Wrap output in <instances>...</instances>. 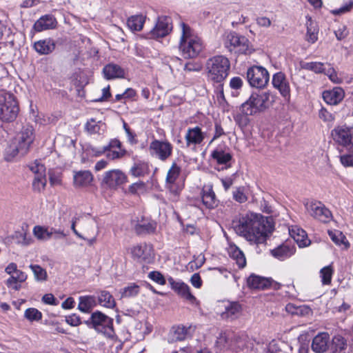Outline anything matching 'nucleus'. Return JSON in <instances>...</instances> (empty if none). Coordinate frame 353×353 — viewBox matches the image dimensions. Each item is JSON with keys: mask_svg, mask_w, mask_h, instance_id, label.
<instances>
[{"mask_svg": "<svg viewBox=\"0 0 353 353\" xmlns=\"http://www.w3.org/2000/svg\"><path fill=\"white\" fill-rule=\"evenodd\" d=\"M232 225L236 234L254 243H265L274 230L271 217L253 212L241 216L238 220L233 221Z\"/></svg>", "mask_w": 353, "mask_h": 353, "instance_id": "f257e3e1", "label": "nucleus"}, {"mask_svg": "<svg viewBox=\"0 0 353 353\" xmlns=\"http://www.w3.org/2000/svg\"><path fill=\"white\" fill-rule=\"evenodd\" d=\"M179 49L185 59L196 57L203 50V42L196 32L184 21L179 23Z\"/></svg>", "mask_w": 353, "mask_h": 353, "instance_id": "f03ea898", "label": "nucleus"}, {"mask_svg": "<svg viewBox=\"0 0 353 353\" xmlns=\"http://www.w3.org/2000/svg\"><path fill=\"white\" fill-rule=\"evenodd\" d=\"M34 130L32 126H23L14 137L10 141L4 151V159L7 161H12L18 155L28 153L34 141Z\"/></svg>", "mask_w": 353, "mask_h": 353, "instance_id": "7ed1b4c3", "label": "nucleus"}, {"mask_svg": "<svg viewBox=\"0 0 353 353\" xmlns=\"http://www.w3.org/2000/svg\"><path fill=\"white\" fill-rule=\"evenodd\" d=\"M181 168L173 163L167 172L165 188L168 199L172 203L179 201L185 187V178L181 176Z\"/></svg>", "mask_w": 353, "mask_h": 353, "instance_id": "20e7f679", "label": "nucleus"}, {"mask_svg": "<svg viewBox=\"0 0 353 353\" xmlns=\"http://www.w3.org/2000/svg\"><path fill=\"white\" fill-rule=\"evenodd\" d=\"M230 68V61L222 55L214 56L206 63L208 77L214 83H221L228 77Z\"/></svg>", "mask_w": 353, "mask_h": 353, "instance_id": "39448f33", "label": "nucleus"}, {"mask_svg": "<svg viewBox=\"0 0 353 353\" xmlns=\"http://www.w3.org/2000/svg\"><path fill=\"white\" fill-rule=\"evenodd\" d=\"M270 94L266 92H254L241 106V110L245 115H254L263 111L268 106Z\"/></svg>", "mask_w": 353, "mask_h": 353, "instance_id": "423d86ee", "label": "nucleus"}, {"mask_svg": "<svg viewBox=\"0 0 353 353\" xmlns=\"http://www.w3.org/2000/svg\"><path fill=\"white\" fill-rule=\"evenodd\" d=\"M19 108L14 96L8 92L0 93V119L3 121L12 122L16 119Z\"/></svg>", "mask_w": 353, "mask_h": 353, "instance_id": "0eeeda50", "label": "nucleus"}, {"mask_svg": "<svg viewBox=\"0 0 353 353\" xmlns=\"http://www.w3.org/2000/svg\"><path fill=\"white\" fill-rule=\"evenodd\" d=\"M88 325H92L94 330L108 337L114 335L113 319L99 311L93 312Z\"/></svg>", "mask_w": 353, "mask_h": 353, "instance_id": "6e6552de", "label": "nucleus"}, {"mask_svg": "<svg viewBox=\"0 0 353 353\" xmlns=\"http://www.w3.org/2000/svg\"><path fill=\"white\" fill-rule=\"evenodd\" d=\"M32 232L39 241H63L67 234L61 227L35 225Z\"/></svg>", "mask_w": 353, "mask_h": 353, "instance_id": "1a4fd4ad", "label": "nucleus"}, {"mask_svg": "<svg viewBox=\"0 0 353 353\" xmlns=\"http://www.w3.org/2000/svg\"><path fill=\"white\" fill-rule=\"evenodd\" d=\"M249 40L236 32L227 34L224 39V46L230 52L236 54H248L251 52Z\"/></svg>", "mask_w": 353, "mask_h": 353, "instance_id": "9d476101", "label": "nucleus"}, {"mask_svg": "<svg viewBox=\"0 0 353 353\" xmlns=\"http://www.w3.org/2000/svg\"><path fill=\"white\" fill-rule=\"evenodd\" d=\"M306 212L315 219L323 223H328L332 219L331 211L321 201L307 200L304 202Z\"/></svg>", "mask_w": 353, "mask_h": 353, "instance_id": "9b49d317", "label": "nucleus"}, {"mask_svg": "<svg viewBox=\"0 0 353 353\" xmlns=\"http://www.w3.org/2000/svg\"><path fill=\"white\" fill-rule=\"evenodd\" d=\"M333 141L338 145L345 148L347 150L353 148V127L339 125L334 127L331 131Z\"/></svg>", "mask_w": 353, "mask_h": 353, "instance_id": "f8f14e48", "label": "nucleus"}, {"mask_svg": "<svg viewBox=\"0 0 353 353\" xmlns=\"http://www.w3.org/2000/svg\"><path fill=\"white\" fill-rule=\"evenodd\" d=\"M246 77L250 86L260 89L264 88L270 79V74L267 69L259 65H253L249 68Z\"/></svg>", "mask_w": 353, "mask_h": 353, "instance_id": "ddd939ff", "label": "nucleus"}, {"mask_svg": "<svg viewBox=\"0 0 353 353\" xmlns=\"http://www.w3.org/2000/svg\"><path fill=\"white\" fill-rule=\"evenodd\" d=\"M148 151L151 157L165 161L172 156L173 146L167 140L154 139L149 145Z\"/></svg>", "mask_w": 353, "mask_h": 353, "instance_id": "4468645a", "label": "nucleus"}, {"mask_svg": "<svg viewBox=\"0 0 353 353\" xmlns=\"http://www.w3.org/2000/svg\"><path fill=\"white\" fill-rule=\"evenodd\" d=\"M127 181V176L121 170L114 169L103 173L101 185L109 189L115 190Z\"/></svg>", "mask_w": 353, "mask_h": 353, "instance_id": "2eb2a0df", "label": "nucleus"}, {"mask_svg": "<svg viewBox=\"0 0 353 353\" xmlns=\"http://www.w3.org/2000/svg\"><path fill=\"white\" fill-rule=\"evenodd\" d=\"M205 137L206 132L202 131L200 126L188 128L184 136L186 147L196 150L198 146L202 145Z\"/></svg>", "mask_w": 353, "mask_h": 353, "instance_id": "dca6fc26", "label": "nucleus"}, {"mask_svg": "<svg viewBox=\"0 0 353 353\" xmlns=\"http://www.w3.org/2000/svg\"><path fill=\"white\" fill-rule=\"evenodd\" d=\"M132 257L139 262L150 263L154 258L152 244H137L131 250Z\"/></svg>", "mask_w": 353, "mask_h": 353, "instance_id": "f3484780", "label": "nucleus"}, {"mask_svg": "<svg viewBox=\"0 0 353 353\" xmlns=\"http://www.w3.org/2000/svg\"><path fill=\"white\" fill-rule=\"evenodd\" d=\"M172 30V19L167 16L159 17L154 28L151 30L153 38H161L167 36Z\"/></svg>", "mask_w": 353, "mask_h": 353, "instance_id": "a211bd4d", "label": "nucleus"}, {"mask_svg": "<svg viewBox=\"0 0 353 353\" xmlns=\"http://www.w3.org/2000/svg\"><path fill=\"white\" fill-rule=\"evenodd\" d=\"M171 288L181 297L190 303H194L196 301L195 296L192 294L190 287L182 281H176L172 277L168 279Z\"/></svg>", "mask_w": 353, "mask_h": 353, "instance_id": "6ab92c4d", "label": "nucleus"}, {"mask_svg": "<svg viewBox=\"0 0 353 353\" xmlns=\"http://www.w3.org/2000/svg\"><path fill=\"white\" fill-rule=\"evenodd\" d=\"M272 85L274 88L279 90L281 96L285 99L290 98V83L284 73L282 72L275 73L272 77Z\"/></svg>", "mask_w": 353, "mask_h": 353, "instance_id": "aec40b11", "label": "nucleus"}, {"mask_svg": "<svg viewBox=\"0 0 353 353\" xmlns=\"http://www.w3.org/2000/svg\"><path fill=\"white\" fill-rule=\"evenodd\" d=\"M127 73L125 68L114 63H108L103 68V77L107 80L125 79Z\"/></svg>", "mask_w": 353, "mask_h": 353, "instance_id": "412c9836", "label": "nucleus"}, {"mask_svg": "<svg viewBox=\"0 0 353 353\" xmlns=\"http://www.w3.org/2000/svg\"><path fill=\"white\" fill-rule=\"evenodd\" d=\"M322 97L327 104L336 105L340 103L344 99L345 91L341 87H334L332 89L323 91Z\"/></svg>", "mask_w": 353, "mask_h": 353, "instance_id": "4be33fe9", "label": "nucleus"}, {"mask_svg": "<svg viewBox=\"0 0 353 353\" xmlns=\"http://www.w3.org/2000/svg\"><path fill=\"white\" fill-rule=\"evenodd\" d=\"M202 203L208 209H214L218 206L219 200L213 190L212 185H205L201 192Z\"/></svg>", "mask_w": 353, "mask_h": 353, "instance_id": "5701e85b", "label": "nucleus"}, {"mask_svg": "<svg viewBox=\"0 0 353 353\" xmlns=\"http://www.w3.org/2000/svg\"><path fill=\"white\" fill-rule=\"evenodd\" d=\"M330 335L327 332L319 333L312 340V349L316 353H323L329 347Z\"/></svg>", "mask_w": 353, "mask_h": 353, "instance_id": "b1692460", "label": "nucleus"}, {"mask_svg": "<svg viewBox=\"0 0 353 353\" xmlns=\"http://www.w3.org/2000/svg\"><path fill=\"white\" fill-rule=\"evenodd\" d=\"M56 19L51 14L41 17L34 24L33 28L36 32H42L55 28Z\"/></svg>", "mask_w": 353, "mask_h": 353, "instance_id": "393cba45", "label": "nucleus"}, {"mask_svg": "<svg viewBox=\"0 0 353 353\" xmlns=\"http://www.w3.org/2000/svg\"><path fill=\"white\" fill-rule=\"evenodd\" d=\"M93 175L89 170L74 172L73 181L75 187H86L91 184Z\"/></svg>", "mask_w": 353, "mask_h": 353, "instance_id": "a878e982", "label": "nucleus"}, {"mask_svg": "<svg viewBox=\"0 0 353 353\" xmlns=\"http://www.w3.org/2000/svg\"><path fill=\"white\" fill-rule=\"evenodd\" d=\"M296 248L293 244H280L275 249L271 250V254L275 258L283 260L294 254Z\"/></svg>", "mask_w": 353, "mask_h": 353, "instance_id": "bb28decb", "label": "nucleus"}, {"mask_svg": "<svg viewBox=\"0 0 353 353\" xmlns=\"http://www.w3.org/2000/svg\"><path fill=\"white\" fill-rule=\"evenodd\" d=\"M192 327L183 325H178L172 327L170 332V341L171 342L183 341L190 334Z\"/></svg>", "mask_w": 353, "mask_h": 353, "instance_id": "cd10ccee", "label": "nucleus"}, {"mask_svg": "<svg viewBox=\"0 0 353 353\" xmlns=\"http://www.w3.org/2000/svg\"><path fill=\"white\" fill-rule=\"evenodd\" d=\"M34 49L39 54H48L55 49V43L50 38L39 40L34 43Z\"/></svg>", "mask_w": 353, "mask_h": 353, "instance_id": "c85d7f7f", "label": "nucleus"}, {"mask_svg": "<svg viewBox=\"0 0 353 353\" xmlns=\"http://www.w3.org/2000/svg\"><path fill=\"white\" fill-rule=\"evenodd\" d=\"M306 19L305 40L309 43H314L318 40L319 27L317 23L312 20L310 17L306 16Z\"/></svg>", "mask_w": 353, "mask_h": 353, "instance_id": "c756f323", "label": "nucleus"}, {"mask_svg": "<svg viewBox=\"0 0 353 353\" xmlns=\"http://www.w3.org/2000/svg\"><path fill=\"white\" fill-rule=\"evenodd\" d=\"M248 285L250 288L263 290L271 285V281L269 279L252 274L247 281Z\"/></svg>", "mask_w": 353, "mask_h": 353, "instance_id": "7c9ffc66", "label": "nucleus"}, {"mask_svg": "<svg viewBox=\"0 0 353 353\" xmlns=\"http://www.w3.org/2000/svg\"><path fill=\"white\" fill-rule=\"evenodd\" d=\"M228 252L230 256L236 261L239 268H243L246 265L245 255L236 244H230Z\"/></svg>", "mask_w": 353, "mask_h": 353, "instance_id": "2f4dec72", "label": "nucleus"}, {"mask_svg": "<svg viewBox=\"0 0 353 353\" xmlns=\"http://www.w3.org/2000/svg\"><path fill=\"white\" fill-rule=\"evenodd\" d=\"M150 165L145 161H137L130 168V172L134 177H142L150 174Z\"/></svg>", "mask_w": 353, "mask_h": 353, "instance_id": "473e14b6", "label": "nucleus"}, {"mask_svg": "<svg viewBox=\"0 0 353 353\" xmlns=\"http://www.w3.org/2000/svg\"><path fill=\"white\" fill-rule=\"evenodd\" d=\"M241 312V305L236 302L229 303L225 306V311L222 312L223 319H230L231 320L237 318Z\"/></svg>", "mask_w": 353, "mask_h": 353, "instance_id": "72a5a7b5", "label": "nucleus"}, {"mask_svg": "<svg viewBox=\"0 0 353 353\" xmlns=\"http://www.w3.org/2000/svg\"><path fill=\"white\" fill-rule=\"evenodd\" d=\"M99 304L104 307L112 309L116 306V301L113 296L106 290H101L98 294Z\"/></svg>", "mask_w": 353, "mask_h": 353, "instance_id": "f704fd0d", "label": "nucleus"}, {"mask_svg": "<svg viewBox=\"0 0 353 353\" xmlns=\"http://www.w3.org/2000/svg\"><path fill=\"white\" fill-rule=\"evenodd\" d=\"M289 234L295 243H305L308 237L307 232L297 225H292L289 228Z\"/></svg>", "mask_w": 353, "mask_h": 353, "instance_id": "c9c22d12", "label": "nucleus"}, {"mask_svg": "<svg viewBox=\"0 0 353 353\" xmlns=\"http://www.w3.org/2000/svg\"><path fill=\"white\" fill-rule=\"evenodd\" d=\"M96 305L95 298L92 296H84L79 297L78 309L84 313H88Z\"/></svg>", "mask_w": 353, "mask_h": 353, "instance_id": "e433bc0d", "label": "nucleus"}, {"mask_svg": "<svg viewBox=\"0 0 353 353\" xmlns=\"http://www.w3.org/2000/svg\"><path fill=\"white\" fill-rule=\"evenodd\" d=\"M211 157L219 164L227 165L232 159V155L227 152L223 151L221 148H216L212 151Z\"/></svg>", "mask_w": 353, "mask_h": 353, "instance_id": "4c0bfd02", "label": "nucleus"}, {"mask_svg": "<svg viewBox=\"0 0 353 353\" xmlns=\"http://www.w3.org/2000/svg\"><path fill=\"white\" fill-rule=\"evenodd\" d=\"M347 349L346 340L341 336H335L332 339V353H345Z\"/></svg>", "mask_w": 353, "mask_h": 353, "instance_id": "58836bf2", "label": "nucleus"}, {"mask_svg": "<svg viewBox=\"0 0 353 353\" xmlns=\"http://www.w3.org/2000/svg\"><path fill=\"white\" fill-rule=\"evenodd\" d=\"M85 127L90 134H101L104 132L105 125L101 121H96L92 119L87 122Z\"/></svg>", "mask_w": 353, "mask_h": 353, "instance_id": "ea45409f", "label": "nucleus"}, {"mask_svg": "<svg viewBox=\"0 0 353 353\" xmlns=\"http://www.w3.org/2000/svg\"><path fill=\"white\" fill-rule=\"evenodd\" d=\"M144 18L141 15H135L128 19L127 25L132 31H140L143 26Z\"/></svg>", "mask_w": 353, "mask_h": 353, "instance_id": "a19ab883", "label": "nucleus"}, {"mask_svg": "<svg viewBox=\"0 0 353 353\" xmlns=\"http://www.w3.org/2000/svg\"><path fill=\"white\" fill-rule=\"evenodd\" d=\"M319 274L323 285H329L331 284L332 275L334 274V269L331 265L323 268L320 270Z\"/></svg>", "mask_w": 353, "mask_h": 353, "instance_id": "79ce46f5", "label": "nucleus"}, {"mask_svg": "<svg viewBox=\"0 0 353 353\" xmlns=\"http://www.w3.org/2000/svg\"><path fill=\"white\" fill-rule=\"evenodd\" d=\"M140 291V287L136 283H130L121 291V298H128L137 296Z\"/></svg>", "mask_w": 353, "mask_h": 353, "instance_id": "37998d69", "label": "nucleus"}, {"mask_svg": "<svg viewBox=\"0 0 353 353\" xmlns=\"http://www.w3.org/2000/svg\"><path fill=\"white\" fill-rule=\"evenodd\" d=\"M27 279V275L23 271L17 272L15 274H12L6 280V284L7 286H12L15 283H23Z\"/></svg>", "mask_w": 353, "mask_h": 353, "instance_id": "c03bdc74", "label": "nucleus"}, {"mask_svg": "<svg viewBox=\"0 0 353 353\" xmlns=\"http://www.w3.org/2000/svg\"><path fill=\"white\" fill-rule=\"evenodd\" d=\"M24 316L30 321H39L42 319V313L36 308L30 307L26 310Z\"/></svg>", "mask_w": 353, "mask_h": 353, "instance_id": "a18cd8bd", "label": "nucleus"}, {"mask_svg": "<svg viewBox=\"0 0 353 353\" xmlns=\"http://www.w3.org/2000/svg\"><path fill=\"white\" fill-rule=\"evenodd\" d=\"M30 269L32 270L35 279L38 281H46L48 278V274L43 268L38 265H30Z\"/></svg>", "mask_w": 353, "mask_h": 353, "instance_id": "49530a36", "label": "nucleus"}, {"mask_svg": "<svg viewBox=\"0 0 353 353\" xmlns=\"http://www.w3.org/2000/svg\"><path fill=\"white\" fill-rule=\"evenodd\" d=\"M302 68L305 70H311L315 73L324 72V64L321 62H307L302 65Z\"/></svg>", "mask_w": 353, "mask_h": 353, "instance_id": "de8ad7c7", "label": "nucleus"}, {"mask_svg": "<svg viewBox=\"0 0 353 353\" xmlns=\"http://www.w3.org/2000/svg\"><path fill=\"white\" fill-rule=\"evenodd\" d=\"M353 8V0L345 2L340 8L332 10L330 12L333 15H342L350 12Z\"/></svg>", "mask_w": 353, "mask_h": 353, "instance_id": "09e8293b", "label": "nucleus"}, {"mask_svg": "<svg viewBox=\"0 0 353 353\" xmlns=\"http://www.w3.org/2000/svg\"><path fill=\"white\" fill-rule=\"evenodd\" d=\"M328 235L334 243H348L344 234L338 230H328Z\"/></svg>", "mask_w": 353, "mask_h": 353, "instance_id": "8fccbe9b", "label": "nucleus"}, {"mask_svg": "<svg viewBox=\"0 0 353 353\" xmlns=\"http://www.w3.org/2000/svg\"><path fill=\"white\" fill-rule=\"evenodd\" d=\"M46 184V174L35 176L32 182L33 188L37 191L43 190Z\"/></svg>", "mask_w": 353, "mask_h": 353, "instance_id": "3c124183", "label": "nucleus"}, {"mask_svg": "<svg viewBox=\"0 0 353 353\" xmlns=\"http://www.w3.org/2000/svg\"><path fill=\"white\" fill-rule=\"evenodd\" d=\"M29 168L30 170L35 174V176L46 174V168L39 161L36 160L32 163Z\"/></svg>", "mask_w": 353, "mask_h": 353, "instance_id": "603ef678", "label": "nucleus"}, {"mask_svg": "<svg viewBox=\"0 0 353 353\" xmlns=\"http://www.w3.org/2000/svg\"><path fill=\"white\" fill-rule=\"evenodd\" d=\"M105 154L108 159L110 160H115L122 158L125 155V151L123 149L118 150L114 149H108Z\"/></svg>", "mask_w": 353, "mask_h": 353, "instance_id": "864d4df0", "label": "nucleus"}, {"mask_svg": "<svg viewBox=\"0 0 353 353\" xmlns=\"http://www.w3.org/2000/svg\"><path fill=\"white\" fill-rule=\"evenodd\" d=\"M145 185L143 182L134 183L129 186L128 190L131 194H139L145 191Z\"/></svg>", "mask_w": 353, "mask_h": 353, "instance_id": "5fc2aeb1", "label": "nucleus"}, {"mask_svg": "<svg viewBox=\"0 0 353 353\" xmlns=\"http://www.w3.org/2000/svg\"><path fill=\"white\" fill-rule=\"evenodd\" d=\"M148 277L159 285H165L166 283L165 279L163 275L158 271L150 272L148 274Z\"/></svg>", "mask_w": 353, "mask_h": 353, "instance_id": "6e6d98bb", "label": "nucleus"}, {"mask_svg": "<svg viewBox=\"0 0 353 353\" xmlns=\"http://www.w3.org/2000/svg\"><path fill=\"white\" fill-rule=\"evenodd\" d=\"M324 73L328 77L329 79L334 83H342V79L338 77L336 70L333 68L324 70Z\"/></svg>", "mask_w": 353, "mask_h": 353, "instance_id": "4d7b16f0", "label": "nucleus"}, {"mask_svg": "<svg viewBox=\"0 0 353 353\" xmlns=\"http://www.w3.org/2000/svg\"><path fill=\"white\" fill-rule=\"evenodd\" d=\"M233 198L239 203H244L248 199L242 188H238L233 192Z\"/></svg>", "mask_w": 353, "mask_h": 353, "instance_id": "13d9d810", "label": "nucleus"}, {"mask_svg": "<svg viewBox=\"0 0 353 353\" xmlns=\"http://www.w3.org/2000/svg\"><path fill=\"white\" fill-rule=\"evenodd\" d=\"M123 128L125 130L128 142L131 145L136 144L137 143V139H136V134L130 130V128L128 126L126 123H123Z\"/></svg>", "mask_w": 353, "mask_h": 353, "instance_id": "bf43d9fd", "label": "nucleus"}, {"mask_svg": "<svg viewBox=\"0 0 353 353\" xmlns=\"http://www.w3.org/2000/svg\"><path fill=\"white\" fill-rule=\"evenodd\" d=\"M334 34L339 41L346 38L348 35V30L346 26H340L336 30L334 31Z\"/></svg>", "mask_w": 353, "mask_h": 353, "instance_id": "052dcab7", "label": "nucleus"}, {"mask_svg": "<svg viewBox=\"0 0 353 353\" xmlns=\"http://www.w3.org/2000/svg\"><path fill=\"white\" fill-rule=\"evenodd\" d=\"M319 116L324 121L332 122L334 120V115L324 108L319 110Z\"/></svg>", "mask_w": 353, "mask_h": 353, "instance_id": "680f3d73", "label": "nucleus"}, {"mask_svg": "<svg viewBox=\"0 0 353 353\" xmlns=\"http://www.w3.org/2000/svg\"><path fill=\"white\" fill-rule=\"evenodd\" d=\"M249 115H245L244 114H239L237 115L234 119H235V121L236 122V123L241 128H245L246 127L249 122H250V119L248 117Z\"/></svg>", "mask_w": 353, "mask_h": 353, "instance_id": "e2e57ef3", "label": "nucleus"}, {"mask_svg": "<svg viewBox=\"0 0 353 353\" xmlns=\"http://www.w3.org/2000/svg\"><path fill=\"white\" fill-rule=\"evenodd\" d=\"M243 85V80L239 77H232L230 81V87L234 90L241 89Z\"/></svg>", "mask_w": 353, "mask_h": 353, "instance_id": "0e129e2a", "label": "nucleus"}, {"mask_svg": "<svg viewBox=\"0 0 353 353\" xmlns=\"http://www.w3.org/2000/svg\"><path fill=\"white\" fill-rule=\"evenodd\" d=\"M340 161L345 167H352L353 166V154L341 155Z\"/></svg>", "mask_w": 353, "mask_h": 353, "instance_id": "69168bd1", "label": "nucleus"}, {"mask_svg": "<svg viewBox=\"0 0 353 353\" xmlns=\"http://www.w3.org/2000/svg\"><path fill=\"white\" fill-rule=\"evenodd\" d=\"M65 321L67 323L72 326H78L81 324L80 317L75 314L67 316Z\"/></svg>", "mask_w": 353, "mask_h": 353, "instance_id": "338daca9", "label": "nucleus"}, {"mask_svg": "<svg viewBox=\"0 0 353 353\" xmlns=\"http://www.w3.org/2000/svg\"><path fill=\"white\" fill-rule=\"evenodd\" d=\"M42 301L48 305H57L58 301L52 294H46L42 297Z\"/></svg>", "mask_w": 353, "mask_h": 353, "instance_id": "774afa93", "label": "nucleus"}]
</instances>
